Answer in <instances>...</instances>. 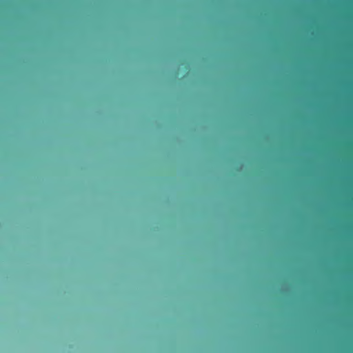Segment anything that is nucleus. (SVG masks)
<instances>
[{"label":"nucleus","mask_w":353,"mask_h":353,"mask_svg":"<svg viewBox=\"0 0 353 353\" xmlns=\"http://www.w3.org/2000/svg\"><path fill=\"white\" fill-rule=\"evenodd\" d=\"M299 93H353V90H299Z\"/></svg>","instance_id":"1"},{"label":"nucleus","mask_w":353,"mask_h":353,"mask_svg":"<svg viewBox=\"0 0 353 353\" xmlns=\"http://www.w3.org/2000/svg\"><path fill=\"white\" fill-rule=\"evenodd\" d=\"M328 88H353V86H328Z\"/></svg>","instance_id":"2"}]
</instances>
